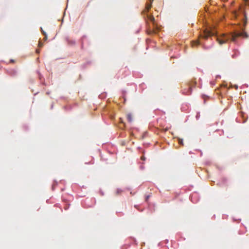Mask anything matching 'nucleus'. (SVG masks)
I'll return each instance as SVG.
<instances>
[{
  "label": "nucleus",
  "mask_w": 249,
  "mask_h": 249,
  "mask_svg": "<svg viewBox=\"0 0 249 249\" xmlns=\"http://www.w3.org/2000/svg\"><path fill=\"white\" fill-rule=\"evenodd\" d=\"M240 15L242 16L240 19V31H235L228 34L218 35L214 29H207L200 34V37L203 39H207L210 36H214L220 44H223L229 40L236 43L237 39L239 37H248L247 34L243 31V28L247 23V17L244 12L242 10H240L238 11H235L234 12V15L237 18H239Z\"/></svg>",
  "instance_id": "f257e3e1"
},
{
  "label": "nucleus",
  "mask_w": 249,
  "mask_h": 249,
  "mask_svg": "<svg viewBox=\"0 0 249 249\" xmlns=\"http://www.w3.org/2000/svg\"><path fill=\"white\" fill-rule=\"evenodd\" d=\"M146 22L148 26L147 29V33L148 34H151L155 33L159 31V28L158 25L155 22V18L152 15H146Z\"/></svg>",
  "instance_id": "f03ea898"
},
{
  "label": "nucleus",
  "mask_w": 249,
  "mask_h": 249,
  "mask_svg": "<svg viewBox=\"0 0 249 249\" xmlns=\"http://www.w3.org/2000/svg\"><path fill=\"white\" fill-rule=\"evenodd\" d=\"M190 199L194 203L197 202L199 199L198 194L196 192L192 193L190 196Z\"/></svg>",
  "instance_id": "7ed1b4c3"
},
{
  "label": "nucleus",
  "mask_w": 249,
  "mask_h": 249,
  "mask_svg": "<svg viewBox=\"0 0 249 249\" xmlns=\"http://www.w3.org/2000/svg\"><path fill=\"white\" fill-rule=\"evenodd\" d=\"M192 89L190 87H188L182 90V93L184 95H190L192 93Z\"/></svg>",
  "instance_id": "20e7f679"
},
{
  "label": "nucleus",
  "mask_w": 249,
  "mask_h": 249,
  "mask_svg": "<svg viewBox=\"0 0 249 249\" xmlns=\"http://www.w3.org/2000/svg\"><path fill=\"white\" fill-rule=\"evenodd\" d=\"M65 40L69 45L73 46L75 44V40H71L68 36L65 37Z\"/></svg>",
  "instance_id": "39448f33"
},
{
  "label": "nucleus",
  "mask_w": 249,
  "mask_h": 249,
  "mask_svg": "<svg viewBox=\"0 0 249 249\" xmlns=\"http://www.w3.org/2000/svg\"><path fill=\"white\" fill-rule=\"evenodd\" d=\"M7 73L12 76H15L17 75V71L14 69H10L7 71Z\"/></svg>",
  "instance_id": "423d86ee"
},
{
  "label": "nucleus",
  "mask_w": 249,
  "mask_h": 249,
  "mask_svg": "<svg viewBox=\"0 0 249 249\" xmlns=\"http://www.w3.org/2000/svg\"><path fill=\"white\" fill-rule=\"evenodd\" d=\"M201 44V43L200 42V41L199 40L194 41L192 43V45L193 47L197 46Z\"/></svg>",
  "instance_id": "0eeeda50"
},
{
  "label": "nucleus",
  "mask_w": 249,
  "mask_h": 249,
  "mask_svg": "<svg viewBox=\"0 0 249 249\" xmlns=\"http://www.w3.org/2000/svg\"><path fill=\"white\" fill-rule=\"evenodd\" d=\"M127 119L129 123H132L133 121L132 116L131 113H128L127 115Z\"/></svg>",
  "instance_id": "6e6552de"
},
{
  "label": "nucleus",
  "mask_w": 249,
  "mask_h": 249,
  "mask_svg": "<svg viewBox=\"0 0 249 249\" xmlns=\"http://www.w3.org/2000/svg\"><path fill=\"white\" fill-rule=\"evenodd\" d=\"M151 4H152V1L150 2V3H146V6H145V8L147 10V12H148L149 10V9H150L151 7Z\"/></svg>",
  "instance_id": "1a4fd4ad"
},
{
  "label": "nucleus",
  "mask_w": 249,
  "mask_h": 249,
  "mask_svg": "<svg viewBox=\"0 0 249 249\" xmlns=\"http://www.w3.org/2000/svg\"><path fill=\"white\" fill-rule=\"evenodd\" d=\"M222 182H218L217 183V184L219 185H224L225 184H226V182H227V179L226 178H223L222 179Z\"/></svg>",
  "instance_id": "9d476101"
},
{
  "label": "nucleus",
  "mask_w": 249,
  "mask_h": 249,
  "mask_svg": "<svg viewBox=\"0 0 249 249\" xmlns=\"http://www.w3.org/2000/svg\"><path fill=\"white\" fill-rule=\"evenodd\" d=\"M239 54V52L238 50H235L234 53L232 54V58H235Z\"/></svg>",
  "instance_id": "9b49d317"
},
{
  "label": "nucleus",
  "mask_w": 249,
  "mask_h": 249,
  "mask_svg": "<svg viewBox=\"0 0 249 249\" xmlns=\"http://www.w3.org/2000/svg\"><path fill=\"white\" fill-rule=\"evenodd\" d=\"M126 94V91L125 90H122V97L124 99V102L126 101V98H125Z\"/></svg>",
  "instance_id": "f8f14e48"
},
{
  "label": "nucleus",
  "mask_w": 249,
  "mask_h": 249,
  "mask_svg": "<svg viewBox=\"0 0 249 249\" xmlns=\"http://www.w3.org/2000/svg\"><path fill=\"white\" fill-rule=\"evenodd\" d=\"M58 184V182L56 180H54L53 184H52V189L53 190H54L55 187L57 186Z\"/></svg>",
  "instance_id": "ddd939ff"
},
{
  "label": "nucleus",
  "mask_w": 249,
  "mask_h": 249,
  "mask_svg": "<svg viewBox=\"0 0 249 249\" xmlns=\"http://www.w3.org/2000/svg\"><path fill=\"white\" fill-rule=\"evenodd\" d=\"M91 63V61H87L86 63H84V64H83L82 65V68L83 69H85L86 68L87 65H89Z\"/></svg>",
  "instance_id": "4468645a"
},
{
  "label": "nucleus",
  "mask_w": 249,
  "mask_h": 249,
  "mask_svg": "<svg viewBox=\"0 0 249 249\" xmlns=\"http://www.w3.org/2000/svg\"><path fill=\"white\" fill-rule=\"evenodd\" d=\"M178 142L180 145H183V142L182 139L178 138Z\"/></svg>",
  "instance_id": "2eb2a0df"
},
{
  "label": "nucleus",
  "mask_w": 249,
  "mask_h": 249,
  "mask_svg": "<svg viewBox=\"0 0 249 249\" xmlns=\"http://www.w3.org/2000/svg\"><path fill=\"white\" fill-rule=\"evenodd\" d=\"M86 36H83L82 37H81V45H82V47H83V41H84V39L85 38H86Z\"/></svg>",
  "instance_id": "dca6fc26"
},
{
  "label": "nucleus",
  "mask_w": 249,
  "mask_h": 249,
  "mask_svg": "<svg viewBox=\"0 0 249 249\" xmlns=\"http://www.w3.org/2000/svg\"><path fill=\"white\" fill-rule=\"evenodd\" d=\"M122 192V190L119 188H118L116 190V194H119Z\"/></svg>",
  "instance_id": "f3484780"
},
{
  "label": "nucleus",
  "mask_w": 249,
  "mask_h": 249,
  "mask_svg": "<svg viewBox=\"0 0 249 249\" xmlns=\"http://www.w3.org/2000/svg\"><path fill=\"white\" fill-rule=\"evenodd\" d=\"M196 118V120L199 119V118H200V112H197Z\"/></svg>",
  "instance_id": "a211bd4d"
},
{
  "label": "nucleus",
  "mask_w": 249,
  "mask_h": 249,
  "mask_svg": "<svg viewBox=\"0 0 249 249\" xmlns=\"http://www.w3.org/2000/svg\"><path fill=\"white\" fill-rule=\"evenodd\" d=\"M106 94H104V93H102L101 94H100L99 96L100 98H104L106 97Z\"/></svg>",
  "instance_id": "6ab92c4d"
},
{
  "label": "nucleus",
  "mask_w": 249,
  "mask_h": 249,
  "mask_svg": "<svg viewBox=\"0 0 249 249\" xmlns=\"http://www.w3.org/2000/svg\"><path fill=\"white\" fill-rule=\"evenodd\" d=\"M64 109L66 110H70L71 109V107H67V106H65L64 107Z\"/></svg>",
  "instance_id": "aec40b11"
},
{
  "label": "nucleus",
  "mask_w": 249,
  "mask_h": 249,
  "mask_svg": "<svg viewBox=\"0 0 249 249\" xmlns=\"http://www.w3.org/2000/svg\"><path fill=\"white\" fill-rule=\"evenodd\" d=\"M40 30L41 31V32H42V34L44 36L47 35L46 33L44 31H43V30L42 29V28L41 27L40 28Z\"/></svg>",
  "instance_id": "412c9836"
},
{
  "label": "nucleus",
  "mask_w": 249,
  "mask_h": 249,
  "mask_svg": "<svg viewBox=\"0 0 249 249\" xmlns=\"http://www.w3.org/2000/svg\"><path fill=\"white\" fill-rule=\"evenodd\" d=\"M231 88H235V89H238V86L237 85H234V86H232L231 84Z\"/></svg>",
  "instance_id": "4be33fe9"
},
{
  "label": "nucleus",
  "mask_w": 249,
  "mask_h": 249,
  "mask_svg": "<svg viewBox=\"0 0 249 249\" xmlns=\"http://www.w3.org/2000/svg\"><path fill=\"white\" fill-rule=\"evenodd\" d=\"M38 46L41 47L43 46V43L41 42V41L40 40L39 41V42H38Z\"/></svg>",
  "instance_id": "5701e85b"
},
{
  "label": "nucleus",
  "mask_w": 249,
  "mask_h": 249,
  "mask_svg": "<svg viewBox=\"0 0 249 249\" xmlns=\"http://www.w3.org/2000/svg\"><path fill=\"white\" fill-rule=\"evenodd\" d=\"M47 39V35H44V40L45 41Z\"/></svg>",
  "instance_id": "b1692460"
},
{
  "label": "nucleus",
  "mask_w": 249,
  "mask_h": 249,
  "mask_svg": "<svg viewBox=\"0 0 249 249\" xmlns=\"http://www.w3.org/2000/svg\"><path fill=\"white\" fill-rule=\"evenodd\" d=\"M38 76H39V78L41 80V78H42V75H41V74L39 72H38Z\"/></svg>",
  "instance_id": "393cba45"
},
{
  "label": "nucleus",
  "mask_w": 249,
  "mask_h": 249,
  "mask_svg": "<svg viewBox=\"0 0 249 249\" xmlns=\"http://www.w3.org/2000/svg\"><path fill=\"white\" fill-rule=\"evenodd\" d=\"M149 195L145 197V200L147 201V200L149 199Z\"/></svg>",
  "instance_id": "a878e982"
},
{
  "label": "nucleus",
  "mask_w": 249,
  "mask_h": 249,
  "mask_svg": "<svg viewBox=\"0 0 249 249\" xmlns=\"http://www.w3.org/2000/svg\"><path fill=\"white\" fill-rule=\"evenodd\" d=\"M144 85V83H142V84H141L140 85V86L141 88H143Z\"/></svg>",
  "instance_id": "bb28decb"
},
{
  "label": "nucleus",
  "mask_w": 249,
  "mask_h": 249,
  "mask_svg": "<svg viewBox=\"0 0 249 249\" xmlns=\"http://www.w3.org/2000/svg\"><path fill=\"white\" fill-rule=\"evenodd\" d=\"M221 77V76L220 75H217L216 76V78H220Z\"/></svg>",
  "instance_id": "cd10ccee"
},
{
  "label": "nucleus",
  "mask_w": 249,
  "mask_h": 249,
  "mask_svg": "<svg viewBox=\"0 0 249 249\" xmlns=\"http://www.w3.org/2000/svg\"><path fill=\"white\" fill-rule=\"evenodd\" d=\"M10 62L11 63H13L15 62V60L14 59H10Z\"/></svg>",
  "instance_id": "c85d7f7f"
},
{
  "label": "nucleus",
  "mask_w": 249,
  "mask_h": 249,
  "mask_svg": "<svg viewBox=\"0 0 249 249\" xmlns=\"http://www.w3.org/2000/svg\"><path fill=\"white\" fill-rule=\"evenodd\" d=\"M211 84L213 86L214 85V83L213 82H211Z\"/></svg>",
  "instance_id": "c756f323"
},
{
  "label": "nucleus",
  "mask_w": 249,
  "mask_h": 249,
  "mask_svg": "<svg viewBox=\"0 0 249 249\" xmlns=\"http://www.w3.org/2000/svg\"><path fill=\"white\" fill-rule=\"evenodd\" d=\"M141 159H142V160H145V157H142L141 158Z\"/></svg>",
  "instance_id": "7c9ffc66"
},
{
  "label": "nucleus",
  "mask_w": 249,
  "mask_h": 249,
  "mask_svg": "<svg viewBox=\"0 0 249 249\" xmlns=\"http://www.w3.org/2000/svg\"><path fill=\"white\" fill-rule=\"evenodd\" d=\"M140 168H141L142 170V169H144V167H143L142 165V166H140Z\"/></svg>",
  "instance_id": "2f4dec72"
},
{
  "label": "nucleus",
  "mask_w": 249,
  "mask_h": 249,
  "mask_svg": "<svg viewBox=\"0 0 249 249\" xmlns=\"http://www.w3.org/2000/svg\"><path fill=\"white\" fill-rule=\"evenodd\" d=\"M53 104H52V105H51V108L53 109Z\"/></svg>",
  "instance_id": "473e14b6"
},
{
  "label": "nucleus",
  "mask_w": 249,
  "mask_h": 249,
  "mask_svg": "<svg viewBox=\"0 0 249 249\" xmlns=\"http://www.w3.org/2000/svg\"><path fill=\"white\" fill-rule=\"evenodd\" d=\"M36 53H39V51L38 50H36Z\"/></svg>",
  "instance_id": "72a5a7b5"
},
{
  "label": "nucleus",
  "mask_w": 249,
  "mask_h": 249,
  "mask_svg": "<svg viewBox=\"0 0 249 249\" xmlns=\"http://www.w3.org/2000/svg\"><path fill=\"white\" fill-rule=\"evenodd\" d=\"M203 48H204V49H208V48H209V47L206 48V47H205L204 46H203Z\"/></svg>",
  "instance_id": "f704fd0d"
},
{
  "label": "nucleus",
  "mask_w": 249,
  "mask_h": 249,
  "mask_svg": "<svg viewBox=\"0 0 249 249\" xmlns=\"http://www.w3.org/2000/svg\"><path fill=\"white\" fill-rule=\"evenodd\" d=\"M50 92L48 91V92H47L46 93L49 95L50 94Z\"/></svg>",
  "instance_id": "c9c22d12"
},
{
  "label": "nucleus",
  "mask_w": 249,
  "mask_h": 249,
  "mask_svg": "<svg viewBox=\"0 0 249 249\" xmlns=\"http://www.w3.org/2000/svg\"><path fill=\"white\" fill-rule=\"evenodd\" d=\"M225 87L227 88V85H223Z\"/></svg>",
  "instance_id": "e433bc0d"
}]
</instances>
